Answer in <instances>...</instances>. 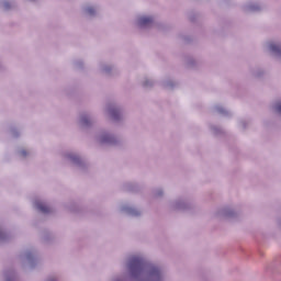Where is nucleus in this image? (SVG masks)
I'll return each mask as SVG.
<instances>
[{"mask_svg":"<svg viewBox=\"0 0 281 281\" xmlns=\"http://www.w3.org/2000/svg\"><path fill=\"white\" fill-rule=\"evenodd\" d=\"M128 267L132 276H137L142 273V270L144 269V259L139 256H133L130 259Z\"/></svg>","mask_w":281,"mask_h":281,"instance_id":"obj_1","label":"nucleus"},{"mask_svg":"<svg viewBox=\"0 0 281 281\" xmlns=\"http://www.w3.org/2000/svg\"><path fill=\"white\" fill-rule=\"evenodd\" d=\"M138 23H139L140 27H148V25H150L153 23V18H150V16L139 18Z\"/></svg>","mask_w":281,"mask_h":281,"instance_id":"obj_2","label":"nucleus"},{"mask_svg":"<svg viewBox=\"0 0 281 281\" xmlns=\"http://www.w3.org/2000/svg\"><path fill=\"white\" fill-rule=\"evenodd\" d=\"M150 278L154 281H161V274L158 268H153L150 271Z\"/></svg>","mask_w":281,"mask_h":281,"instance_id":"obj_3","label":"nucleus"},{"mask_svg":"<svg viewBox=\"0 0 281 281\" xmlns=\"http://www.w3.org/2000/svg\"><path fill=\"white\" fill-rule=\"evenodd\" d=\"M36 207H37V210H40V212H43V214H48V212H49V206H47L43 202H37Z\"/></svg>","mask_w":281,"mask_h":281,"instance_id":"obj_4","label":"nucleus"},{"mask_svg":"<svg viewBox=\"0 0 281 281\" xmlns=\"http://www.w3.org/2000/svg\"><path fill=\"white\" fill-rule=\"evenodd\" d=\"M271 52H274L277 54H281V46L278 44H270Z\"/></svg>","mask_w":281,"mask_h":281,"instance_id":"obj_5","label":"nucleus"},{"mask_svg":"<svg viewBox=\"0 0 281 281\" xmlns=\"http://www.w3.org/2000/svg\"><path fill=\"white\" fill-rule=\"evenodd\" d=\"M87 12L88 14H95V10L93 8H89Z\"/></svg>","mask_w":281,"mask_h":281,"instance_id":"obj_6","label":"nucleus"},{"mask_svg":"<svg viewBox=\"0 0 281 281\" xmlns=\"http://www.w3.org/2000/svg\"><path fill=\"white\" fill-rule=\"evenodd\" d=\"M277 111H278V113H281V103H279V104L277 105Z\"/></svg>","mask_w":281,"mask_h":281,"instance_id":"obj_7","label":"nucleus"},{"mask_svg":"<svg viewBox=\"0 0 281 281\" xmlns=\"http://www.w3.org/2000/svg\"><path fill=\"white\" fill-rule=\"evenodd\" d=\"M21 155H22V157H25L27 155V153L25 150H22Z\"/></svg>","mask_w":281,"mask_h":281,"instance_id":"obj_8","label":"nucleus"},{"mask_svg":"<svg viewBox=\"0 0 281 281\" xmlns=\"http://www.w3.org/2000/svg\"><path fill=\"white\" fill-rule=\"evenodd\" d=\"M0 238H3V232L0 231Z\"/></svg>","mask_w":281,"mask_h":281,"instance_id":"obj_9","label":"nucleus"},{"mask_svg":"<svg viewBox=\"0 0 281 281\" xmlns=\"http://www.w3.org/2000/svg\"><path fill=\"white\" fill-rule=\"evenodd\" d=\"M4 8H9L8 3H4Z\"/></svg>","mask_w":281,"mask_h":281,"instance_id":"obj_10","label":"nucleus"}]
</instances>
